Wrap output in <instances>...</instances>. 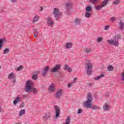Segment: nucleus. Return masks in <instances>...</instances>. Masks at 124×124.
I'll use <instances>...</instances> for the list:
<instances>
[{
  "instance_id": "f257e3e1",
  "label": "nucleus",
  "mask_w": 124,
  "mask_h": 124,
  "mask_svg": "<svg viewBox=\"0 0 124 124\" xmlns=\"http://www.w3.org/2000/svg\"><path fill=\"white\" fill-rule=\"evenodd\" d=\"M87 99L86 101L83 102V105L85 108H87L88 109H91V108H92L93 110H98V109H100L99 107L94 105H92L93 97L92 93H88Z\"/></svg>"
},
{
  "instance_id": "f03ea898",
  "label": "nucleus",
  "mask_w": 124,
  "mask_h": 124,
  "mask_svg": "<svg viewBox=\"0 0 124 124\" xmlns=\"http://www.w3.org/2000/svg\"><path fill=\"white\" fill-rule=\"evenodd\" d=\"M114 39L108 40L107 42L110 45H113L115 47L119 46V39H122V35L118 34L113 37Z\"/></svg>"
},
{
  "instance_id": "7ed1b4c3",
  "label": "nucleus",
  "mask_w": 124,
  "mask_h": 124,
  "mask_svg": "<svg viewBox=\"0 0 124 124\" xmlns=\"http://www.w3.org/2000/svg\"><path fill=\"white\" fill-rule=\"evenodd\" d=\"M31 85H32V82H31V81L29 80L27 81L25 88V92H26V93H31V92H32V91L34 93H37V90L35 88L32 89Z\"/></svg>"
},
{
  "instance_id": "20e7f679",
  "label": "nucleus",
  "mask_w": 124,
  "mask_h": 124,
  "mask_svg": "<svg viewBox=\"0 0 124 124\" xmlns=\"http://www.w3.org/2000/svg\"><path fill=\"white\" fill-rule=\"evenodd\" d=\"M86 69L87 75H92L93 73V64L91 62L88 61L86 62Z\"/></svg>"
},
{
  "instance_id": "39448f33",
  "label": "nucleus",
  "mask_w": 124,
  "mask_h": 124,
  "mask_svg": "<svg viewBox=\"0 0 124 124\" xmlns=\"http://www.w3.org/2000/svg\"><path fill=\"white\" fill-rule=\"evenodd\" d=\"M109 0H104L103 2L101 4L99 5H97L95 7L96 10H100V9H101L102 7H104L105 6H106L108 2H109Z\"/></svg>"
},
{
  "instance_id": "423d86ee",
  "label": "nucleus",
  "mask_w": 124,
  "mask_h": 124,
  "mask_svg": "<svg viewBox=\"0 0 124 124\" xmlns=\"http://www.w3.org/2000/svg\"><path fill=\"white\" fill-rule=\"evenodd\" d=\"M53 14L55 15V17L57 20H59L61 16H62V13L60 12V9L58 8H55L54 9Z\"/></svg>"
},
{
  "instance_id": "0eeeda50",
  "label": "nucleus",
  "mask_w": 124,
  "mask_h": 124,
  "mask_svg": "<svg viewBox=\"0 0 124 124\" xmlns=\"http://www.w3.org/2000/svg\"><path fill=\"white\" fill-rule=\"evenodd\" d=\"M61 67H62V65L57 64L54 66V67L52 69H51L50 71L51 72H53V73H55V72H58L60 71V70H61Z\"/></svg>"
},
{
  "instance_id": "6e6552de",
  "label": "nucleus",
  "mask_w": 124,
  "mask_h": 124,
  "mask_svg": "<svg viewBox=\"0 0 124 124\" xmlns=\"http://www.w3.org/2000/svg\"><path fill=\"white\" fill-rule=\"evenodd\" d=\"M63 94V91H62V89H59L57 90L56 93L55 94V97L57 99H61V97L62 96V95Z\"/></svg>"
},
{
  "instance_id": "1a4fd4ad",
  "label": "nucleus",
  "mask_w": 124,
  "mask_h": 124,
  "mask_svg": "<svg viewBox=\"0 0 124 124\" xmlns=\"http://www.w3.org/2000/svg\"><path fill=\"white\" fill-rule=\"evenodd\" d=\"M54 107L56 113L55 119H58L61 114V108H60V107H59L58 106H54Z\"/></svg>"
},
{
  "instance_id": "9d476101",
  "label": "nucleus",
  "mask_w": 124,
  "mask_h": 124,
  "mask_svg": "<svg viewBox=\"0 0 124 124\" xmlns=\"http://www.w3.org/2000/svg\"><path fill=\"white\" fill-rule=\"evenodd\" d=\"M72 5H73V4L69 1L65 2V6L68 11H70V10H71Z\"/></svg>"
},
{
  "instance_id": "9b49d317",
  "label": "nucleus",
  "mask_w": 124,
  "mask_h": 124,
  "mask_svg": "<svg viewBox=\"0 0 124 124\" xmlns=\"http://www.w3.org/2000/svg\"><path fill=\"white\" fill-rule=\"evenodd\" d=\"M8 78H9L10 80H12V82L13 83V84H15V83H16V78H15V76H14V73H11L9 75Z\"/></svg>"
},
{
  "instance_id": "f8f14e48",
  "label": "nucleus",
  "mask_w": 124,
  "mask_h": 124,
  "mask_svg": "<svg viewBox=\"0 0 124 124\" xmlns=\"http://www.w3.org/2000/svg\"><path fill=\"white\" fill-rule=\"evenodd\" d=\"M46 22H47V24L49 27H53V26H54V24H55V23L52 19V17H51L50 16H48L47 17V18L46 19Z\"/></svg>"
},
{
  "instance_id": "ddd939ff",
  "label": "nucleus",
  "mask_w": 124,
  "mask_h": 124,
  "mask_svg": "<svg viewBox=\"0 0 124 124\" xmlns=\"http://www.w3.org/2000/svg\"><path fill=\"white\" fill-rule=\"evenodd\" d=\"M49 69H50V67H49L48 66H46L42 71V75L43 77H45V76L47 75V73H48V71H49Z\"/></svg>"
},
{
  "instance_id": "4468645a",
  "label": "nucleus",
  "mask_w": 124,
  "mask_h": 124,
  "mask_svg": "<svg viewBox=\"0 0 124 124\" xmlns=\"http://www.w3.org/2000/svg\"><path fill=\"white\" fill-rule=\"evenodd\" d=\"M118 28L119 29L120 31H124V22L122 20H120L118 23Z\"/></svg>"
},
{
  "instance_id": "2eb2a0df",
  "label": "nucleus",
  "mask_w": 124,
  "mask_h": 124,
  "mask_svg": "<svg viewBox=\"0 0 124 124\" xmlns=\"http://www.w3.org/2000/svg\"><path fill=\"white\" fill-rule=\"evenodd\" d=\"M49 119H51V113H50V112L46 113L42 118V120L44 122H46V121H48Z\"/></svg>"
},
{
  "instance_id": "dca6fc26",
  "label": "nucleus",
  "mask_w": 124,
  "mask_h": 124,
  "mask_svg": "<svg viewBox=\"0 0 124 124\" xmlns=\"http://www.w3.org/2000/svg\"><path fill=\"white\" fill-rule=\"evenodd\" d=\"M22 101V99L19 97H16L15 100L13 101V104L14 105H17V103H19V102H21Z\"/></svg>"
},
{
  "instance_id": "f3484780",
  "label": "nucleus",
  "mask_w": 124,
  "mask_h": 124,
  "mask_svg": "<svg viewBox=\"0 0 124 124\" xmlns=\"http://www.w3.org/2000/svg\"><path fill=\"white\" fill-rule=\"evenodd\" d=\"M75 26H80L81 25V20L80 19L76 18L74 21Z\"/></svg>"
},
{
  "instance_id": "a211bd4d",
  "label": "nucleus",
  "mask_w": 124,
  "mask_h": 124,
  "mask_svg": "<svg viewBox=\"0 0 124 124\" xmlns=\"http://www.w3.org/2000/svg\"><path fill=\"white\" fill-rule=\"evenodd\" d=\"M3 42H6V39L5 38L0 39V50L1 49L3 46Z\"/></svg>"
},
{
  "instance_id": "6ab92c4d",
  "label": "nucleus",
  "mask_w": 124,
  "mask_h": 124,
  "mask_svg": "<svg viewBox=\"0 0 124 124\" xmlns=\"http://www.w3.org/2000/svg\"><path fill=\"white\" fill-rule=\"evenodd\" d=\"M63 69L64 70H67L68 72L70 73L72 72V69H71V67H70L67 64H65L64 66Z\"/></svg>"
},
{
  "instance_id": "aec40b11",
  "label": "nucleus",
  "mask_w": 124,
  "mask_h": 124,
  "mask_svg": "<svg viewBox=\"0 0 124 124\" xmlns=\"http://www.w3.org/2000/svg\"><path fill=\"white\" fill-rule=\"evenodd\" d=\"M84 51L87 54H90L93 51V49L91 47H87L84 48Z\"/></svg>"
},
{
  "instance_id": "412c9836",
  "label": "nucleus",
  "mask_w": 124,
  "mask_h": 124,
  "mask_svg": "<svg viewBox=\"0 0 124 124\" xmlns=\"http://www.w3.org/2000/svg\"><path fill=\"white\" fill-rule=\"evenodd\" d=\"M34 73L35 75H33L32 76V79H33V80H37V74H38V73H39V72H38L37 71H35L34 72Z\"/></svg>"
},
{
  "instance_id": "4be33fe9",
  "label": "nucleus",
  "mask_w": 124,
  "mask_h": 124,
  "mask_svg": "<svg viewBox=\"0 0 124 124\" xmlns=\"http://www.w3.org/2000/svg\"><path fill=\"white\" fill-rule=\"evenodd\" d=\"M49 90L50 93H54V92H55V87L54 86V84H52L49 86Z\"/></svg>"
},
{
  "instance_id": "5701e85b",
  "label": "nucleus",
  "mask_w": 124,
  "mask_h": 124,
  "mask_svg": "<svg viewBox=\"0 0 124 124\" xmlns=\"http://www.w3.org/2000/svg\"><path fill=\"white\" fill-rule=\"evenodd\" d=\"M103 109L104 111H108L110 110V106L107 104H105L103 106Z\"/></svg>"
},
{
  "instance_id": "b1692460",
  "label": "nucleus",
  "mask_w": 124,
  "mask_h": 124,
  "mask_svg": "<svg viewBox=\"0 0 124 124\" xmlns=\"http://www.w3.org/2000/svg\"><path fill=\"white\" fill-rule=\"evenodd\" d=\"M105 77V74H101L99 76L95 77L94 78V80L96 81H97V80H99V79H101V78H103Z\"/></svg>"
},
{
  "instance_id": "393cba45",
  "label": "nucleus",
  "mask_w": 124,
  "mask_h": 124,
  "mask_svg": "<svg viewBox=\"0 0 124 124\" xmlns=\"http://www.w3.org/2000/svg\"><path fill=\"white\" fill-rule=\"evenodd\" d=\"M72 45L71 43H67L65 46L66 49H70V48L72 47Z\"/></svg>"
},
{
  "instance_id": "a878e982",
  "label": "nucleus",
  "mask_w": 124,
  "mask_h": 124,
  "mask_svg": "<svg viewBox=\"0 0 124 124\" xmlns=\"http://www.w3.org/2000/svg\"><path fill=\"white\" fill-rule=\"evenodd\" d=\"M107 69L108 71H113L114 70V67L111 65H109L107 67Z\"/></svg>"
},
{
  "instance_id": "bb28decb",
  "label": "nucleus",
  "mask_w": 124,
  "mask_h": 124,
  "mask_svg": "<svg viewBox=\"0 0 124 124\" xmlns=\"http://www.w3.org/2000/svg\"><path fill=\"white\" fill-rule=\"evenodd\" d=\"M26 113V110L25 109H22L19 112V116L21 117V116H23V115H25V113Z\"/></svg>"
},
{
  "instance_id": "cd10ccee",
  "label": "nucleus",
  "mask_w": 124,
  "mask_h": 124,
  "mask_svg": "<svg viewBox=\"0 0 124 124\" xmlns=\"http://www.w3.org/2000/svg\"><path fill=\"white\" fill-rule=\"evenodd\" d=\"M121 3V0H114L113 2V4H115V5H118V4H120Z\"/></svg>"
},
{
  "instance_id": "c85d7f7f",
  "label": "nucleus",
  "mask_w": 124,
  "mask_h": 124,
  "mask_svg": "<svg viewBox=\"0 0 124 124\" xmlns=\"http://www.w3.org/2000/svg\"><path fill=\"white\" fill-rule=\"evenodd\" d=\"M39 19V16H35L33 19V22L35 23V22H37Z\"/></svg>"
},
{
  "instance_id": "c756f323",
  "label": "nucleus",
  "mask_w": 124,
  "mask_h": 124,
  "mask_svg": "<svg viewBox=\"0 0 124 124\" xmlns=\"http://www.w3.org/2000/svg\"><path fill=\"white\" fill-rule=\"evenodd\" d=\"M86 11L87 12H91V11H92V6H89L86 7Z\"/></svg>"
},
{
  "instance_id": "7c9ffc66",
  "label": "nucleus",
  "mask_w": 124,
  "mask_h": 124,
  "mask_svg": "<svg viewBox=\"0 0 124 124\" xmlns=\"http://www.w3.org/2000/svg\"><path fill=\"white\" fill-rule=\"evenodd\" d=\"M33 31H34V36L35 37H37V36H38V34L37 32V29H34Z\"/></svg>"
},
{
  "instance_id": "2f4dec72",
  "label": "nucleus",
  "mask_w": 124,
  "mask_h": 124,
  "mask_svg": "<svg viewBox=\"0 0 124 124\" xmlns=\"http://www.w3.org/2000/svg\"><path fill=\"white\" fill-rule=\"evenodd\" d=\"M91 15H92V14L87 12L85 13V16L86 18H90V17H91Z\"/></svg>"
},
{
  "instance_id": "473e14b6",
  "label": "nucleus",
  "mask_w": 124,
  "mask_h": 124,
  "mask_svg": "<svg viewBox=\"0 0 124 124\" xmlns=\"http://www.w3.org/2000/svg\"><path fill=\"white\" fill-rule=\"evenodd\" d=\"M9 51L10 50L9 49V48H5L3 51V54L4 55H5L6 54H8V53H9Z\"/></svg>"
},
{
  "instance_id": "72a5a7b5",
  "label": "nucleus",
  "mask_w": 124,
  "mask_h": 124,
  "mask_svg": "<svg viewBox=\"0 0 124 124\" xmlns=\"http://www.w3.org/2000/svg\"><path fill=\"white\" fill-rule=\"evenodd\" d=\"M103 40V38L102 37H98L97 38V41L98 43H99L100 42H101V41H102Z\"/></svg>"
},
{
  "instance_id": "f704fd0d",
  "label": "nucleus",
  "mask_w": 124,
  "mask_h": 124,
  "mask_svg": "<svg viewBox=\"0 0 124 124\" xmlns=\"http://www.w3.org/2000/svg\"><path fill=\"white\" fill-rule=\"evenodd\" d=\"M23 68H24V67H23V66H22V65H20L18 68H17L16 70L17 71H20L22 70V69H23Z\"/></svg>"
},
{
  "instance_id": "c9c22d12",
  "label": "nucleus",
  "mask_w": 124,
  "mask_h": 124,
  "mask_svg": "<svg viewBox=\"0 0 124 124\" xmlns=\"http://www.w3.org/2000/svg\"><path fill=\"white\" fill-rule=\"evenodd\" d=\"M90 2H92V3H93L94 4L95 3H96L97 1H98V0H90Z\"/></svg>"
},
{
  "instance_id": "e433bc0d",
  "label": "nucleus",
  "mask_w": 124,
  "mask_h": 124,
  "mask_svg": "<svg viewBox=\"0 0 124 124\" xmlns=\"http://www.w3.org/2000/svg\"><path fill=\"white\" fill-rule=\"evenodd\" d=\"M122 81H124V72L121 74Z\"/></svg>"
},
{
  "instance_id": "4c0bfd02",
  "label": "nucleus",
  "mask_w": 124,
  "mask_h": 124,
  "mask_svg": "<svg viewBox=\"0 0 124 124\" xmlns=\"http://www.w3.org/2000/svg\"><path fill=\"white\" fill-rule=\"evenodd\" d=\"M82 112H83V109L79 108L78 110V114H81V113H82Z\"/></svg>"
},
{
  "instance_id": "58836bf2",
  "label": "nucleus",
  "mask_w": 124,
  "mask_h": 124,
  "mask_svg": "<svg viewBox=\"0 0 124 124\" xmlns=\"http://www.w3.org/2000/svg\"><path fill=\"white\" fill-rule=\"evenodd\" d=\"M73 82H71L70 83L68 84V88H71V86H72V85H73Z\"/></svg>"
},
{
  "instance_id": "ea45409f",
  "label": "nucleus",
  "mask_w": 124,
  "mask_h": 124,
  "mask_svg": "<svg viewBox=\"0 0 124 124\" xmlns=\"http://www.w3.org/2000/svg\"><path fill=\"white\" fill-rule=\"evenodd\" d=\"M115 20H116L115 17H112L110 18V21H111V22H114Z\"/></svg>"
},
{
  "instance_id": "a19ab883",
  "label": "nucleus",
  "mask_w": 124,
  "mask_h": 124,
  "mask_svg": "<svg viewBox=\"0 0 124 124\" xmlns=\"http://www.w3.org/2000/svg\"><path fill=\"white\" fill-rule=\"evenodd\" d=\"M104 30H105V31H107V30H109V26H108V25H107L105 27Z\"/></svg>"
},
{
  "instance_id": "79ce46f5",
  "label": "nucleus",
  "mask_w": 124,
  "mask_h": 124,
  "mask_svg": "<svg viewBox=\"0 0 124 124\" xmlns=\"http://www.w3.org/2000/svg\"><path fill=\"white\" fill-rule=\"evenodd\" d=\"M76 81H77V78H75L72 83H73V84H75V83L76 82Z\"/></svg>"
},
{
  "instance_id": "37998d69",
  "label": "nucleus",
  "mask_w": 124,
  "mask_h": 124,
  "mask_svg": "<svg viewBox=\"0 0 124 124\" xmlns=\"http://www.w3.org/2000/svg\"><path fill=\"white\" fill-rule=\"evenodd\" d=\"M25 107V104L24 103H22V105L20 106V108H23Z\"/></svg>"
},
{
  "instance_id": "c03bdc74",
  "label": "nucleus",
  "mask_w": 124,
  "mask_h": 124,
  "mask_svg": "<svg viewBox=\"0 0 124 124\" xmlns=\"http://www.w3.org/2000/svg\"><path fill=\"white\" fill-rule=\"evenodd\" d=\"M16 0H11V1H12V2H16Z\"/></svg>"
},
{
  "instance_id": "a18cd8bd",
  "label": "nucleus",
  "mask_w": 124,
  "mask_h": 124,
  "mask_svg": "<svg viewBox=\"0 0 124 124\" xmlns=\"http://www.w3.org/2000/svg\"><path fill=\"white\" fill-rule=\"evenodd\" d=\"M0 12H3V10H2H2H0Z\"/></svg>"
},
{
  "instance_id": "49530a36",
  "label": "nucleus",
  "mask_w": 124,
  "mask_h": 124,
  "mask_svg": "<svg viewBox=\"0 0 124 124\" xmlns=\"http://www.w3.org/2000/svg\"><path fill=\"white\" fill-rule=\"evenodd\" d=\"M41 11H42V9H43V7H41Z\"/></svg>"
},
{
  "instance_id": "de8ad7c7",
  "label": "nucleus",
  "mask_w": 124,
  "mask_h": 124,
  "mask_svg": "<svg viewBox=\"0 0 124 124\" xmlns=\"http://www.w3.org/2000/svg\"><path fill=\"white\" fill-rule=\"evenodd\" d=\"M1 108L0 107V112H1Z\"/></svg>"
},
{
  "instance_id": "09e8293b",
  "label": "nucleus",
  "mask_w": 124,
  "mask_h": 124,
  "mask_svg": "<svg viewBox=\"0 0 124 124\" xmlns=\"http://www.w3.org/2000/svg\"><path fill=\"white\" fill-rule=\"evenodd\" d=\"M16 124H21V123H16Z\"/></svg>"
},
{
  "instance_id": "8fccbe9b",
  "label": "nucleus",
  "mask_w": 124,
  "mask_h": 124,
  "mask_svg": "<svg viewBox=\"0 0 124 124\" xmlns=\"http://www.w3.org/2000/svg\"><path fill=\"white\" fill-rule=\"evenodd\" d=\"M1 69V67L0 66V70Z\"/></svg>"
},
{
  "instance_id": "3c124183",
  "label": "nucleus",
  "mask_w": 124,
  "mask_h": 124,
  "mask_svg": "<svg viewBox=\"0 0 124 124\" xmlns=\"http://www.w3.org/2000/svg\"><path fill=\"white\" fill-rule=\"evenodd\" d=\"M67 15H69V14H67Z\"/></svg>"
}]
</instances>
